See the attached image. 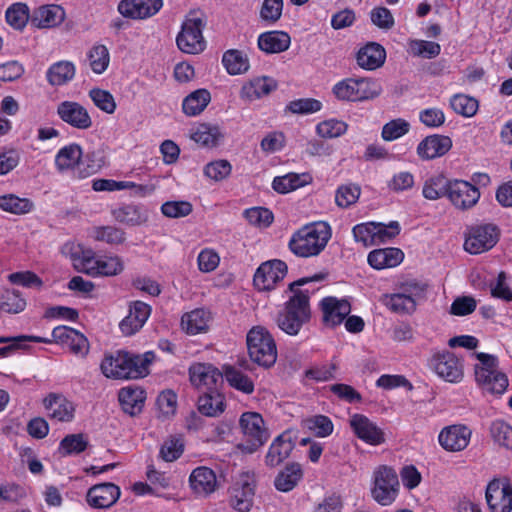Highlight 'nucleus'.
Segmentation results:
<instances>
[{"label":"nucleus","mask_w":512,"mask_h":512,"mask_svg":"<svg viewBox=\"0 0 512 512\" xmlns=\"http://www.w3.org/2000/svg\"><path fill=\"white\" fill-rule=\"evenodd\" d=\"M65 19L64 9L55 4L37 8L31 17V23L37 28H51L61 24Z\"/></svg>","instance_id":"a878e982"},{"label":"nucleus","mask_w":512,"mask_h":512,"mask_svg":"<svg viewBox=\"0 0 512 512\" xmlns=\"http://www.w3.org/2000/svg\"><path fill=\"white\" fill-rule=\"evenodd\" d=\"M163 6V0H121L117 10L124 17L143 20L157 14Z\"/></svg>","instance_id":"f3484780"},{"label":"nucleus","mask_w":512,"mask_h":512,"mask_svg":"<svg viewBox=\"0 0 512 512\" xmlns=\"http://www.w3.org/2000/svg\"><path fill=\"white\" fill-rule=\"evenodd\" d=\"M86 273L90 275L115 276L124 269L123 262L120 257L114 256L100 260H85Z\"/></svg>","instance_id":"473e14b6"},{"label":"nucleus","mask_w":512,"mask_h":512,"mask_svg":"<svg viewBox=\"0 0 512 512\" xmlns=\"http://www.w3.org/2000/svg\"><path fill=\"white\" fill-rule=\"evenodd\" d=\"M251 360L260 366L269 368L277 359V348L272 335L264 327L255 326L246 337Z\"/></svg>","instance_id":"20e7f679"},{"label":"nucleus","mask_w":512,"mask_h":512,"mask_svg":"<svg viewBox=\"0 0 512 512\" xmlns=\"http://www.w3.org/2000/svg\"><path fill=\"white\" fill-rule=\"evenodd\" d=\"M88 59L92 71L96 74H102L109 65L110 54L105 45L98 44L90 49Z\"/></svg>","instance_id":"8fccbe9b"},{"label":"nucleus","mask_w":512,"mask_h":512,"mask_svg":"<svg viewBox=\"0 0 512 512\" xmlns=\"http://www.w3.org/2000/svg\"><path fill=\"white\" fill-rule=\"evenodd\" d=\"M452 148V140L445 135L434 134L425 137L417 146L422 160H432L445 155Z\"/></svg>","instance_id":"393cba45"},{"label":"nucleus","mask_w":512,"mask_h":512,"mask_svg":"<svg viewBox=\"0 0 512 512\" xmlns=\"http://www.w3.org/2000/svg\"><path fill=\"white\" fill-rule=\"evenodd\" d=\"M430 366L440 378L447 382L458 383L463 378V365L451 352L435 354L430 361Z\"/></svg>","instance_id":"dca6fc26"},{"label":"nucleus","mask_w":512,"mask_h":512,"mask_svg":"<svg viewBox=\"0 0 512 512\" xmlns=\"http://www.w3.org/2000/svg\"><path fill=\"white\" fill-rule=\"evenodd\" d=\"M361 189L355 184L341 185L336 190L335 202L341 208H348L359 199Z\"/></svg>","instance_id":"13d9d810"},{"label":"nucleus","mask_w":512,"mask_h":512,"mask_svg":"<svg viewBox=\"0 0 512 512\" xmlns=\"http://www.w3.org/2000/svg\"><path fill=\"white\" fill-rule=\"evenodd\" d=\"M222 63L231 75L245 73L250 67L247 55L236 49L226 51L223 54Z\"/></svg>","instance_id":"a19ab883"},{"label":"nucleus","mask_w":512,"mask_h":512,"mask_svg":"<svg viewBox=\"0 0 512 512\" xmlns=\"http://www.w3.org/2000/svg\"><path fill=\"white\" fill-rule=\"evenodd\" d=\"M87 446L88 441L83 434H69L61 440L59 449L63 455H71L83 452Z\"/></svg>","instance_id":"bf43d9fd"},{"label":"nucleus","mask_w":512,"mask_h":512,"mask_svg":"<svg viewBox=\"0 0 512 512\" xmlns=\"http://www.w3.org/2000/svg\"><path fill=\"white\" fill-rule=\"evenodd\" d=\"M151 310V306L142 301L131 303L128 315L119 324L121 332L126 336L138 332L148 320Z\"/></svg>","instance_id":"4be33fe9"},{"label":"nucleus","mask_w":512,"mask_h":512,"mask_svg":"<svg viewBox=\"0 0 512 512\" xmlns=\"http://www.w3.org/2000/svg\"><path fill=\"white\" fill-rule=\"evenodd\" d=\"M471 430L464 425H452L444 428L438 437L440 445L447 451H462L470 441Z\"/></svg>","instance_id":"b1692460"},{"label":"nucleus","mask_w":512,"mask_h":512,"mask_svg":"<svg viewBox=\"0 0 512 512\" xmlns=\"http://www.w3.org/2000/svg\"><path fill=\"white\" fill-rule=\"evenodd\" d=\"M479 364L475 365L476 381L482 388L492 394H502L508 387L507 376L497 370L498 359L494 355L477 353Z\"/></svg>","instance_id":"39448f33"},{"label":"nucleus","mask_w":512,"mask_h":512,"mask_svg":"<svg viewBox=\"0 0 512 512\" xmlns=\"http://www.w3.org/2000/svg\"><path fill=\"white\" fill-rule=\"evenodd\" d=\"M192 490L203 496L213 493L217 488V478L214 471L208 467L195 468L189 478Z\"/></svg>","instance_id":"cd10ccee"},{"label":"nucleus","mask_w":512,"mask_h":512,"mask_svg":"<svg viewBox=\"0 0 512 512\" xmlns=\"http://www.w3.org/2000/svg\"><path fill=\"white\" fill-rule=\"evenodd\" d=\"M276 88V83L268 77H257L245 83L240 96L246 101H254L266 96Z\"/></svg>","instance_id":"f704fd0d"},{"label":"nucleus","mask_w":512,"mask_h":512,"mask_svg":"<svg viewBox=\"0 0 512 512\" xmlns=\"http://www.w3.org/2000/svg\"><path fill=\"white\" fill-rule=\"evenodd\" d=\"M348 125L344 121L329 119L320 122L316 131L322 138H337L347 131Z\"/></svg>","instance_id":"680f3d73"},{"label":"nucleus","mask_w":512,"mask_h":512,"mask_svg":"<svg viewBox=\"0 0 512 512\" xmlns=\"http://www.w3.org/2000/svg\"><path fill=\"white\" fill-rule=\"evenodd\" d=\"M452 110L466 118L473 117L479 108L478 100L466 94H455L450 99Z\"/></svg>","instance_id":"a18cd8bd"},{"label":"nucleus","mask_w":512,"mask_h":512,"mask_svg":"<svg viewBox=\"0 0 512 512\" xmlns=\"http://www.w3.org/2000/svg\"><path fill=\"white\" fill-rule=\"evenodd\" d=\"M26 307V301L17 290H6L0 295V310L6 313L17 314Z\"/></svg>","instance_id":"864d4df0"},{"label":"nucleus","mask_w":512,"mask_h":512,"mask_svg":"<svg viewBox=\"0 0 512 512\" xmlns=\"http://www.w3.org/2000/svg\"><path fill=\"white\" fill-rule=\"evenodd\" d=\"M76 73L75 65L70 61H58L52 64L46 73L47 81L52 86H62L70 82Z\"/></svg>","instance_id":"4c0bfd02"},{"label":"nucleus","mask_w":512,"mask_h":512,"mask_svg":"<svg viewBox=\"0 0 512 512\" xmlns=\"http://www.w3.org/2000/svg\"><path fill=\"white\" fill-rule=\"evenodd\" d=\"M153 360V352L137 355L127 351H117L104 358L101 363V371L108 378H142L148 374V367Z\"/></svg>","instance_id":"f03ea898"},{"label":"nucleus","mask_w":512,"mask_h":512,"mask_svg":"<svg viewBox=\"0 0 512 512\" xmlns=\"http://www.w3.org/2000/svg\"><path fill=\"white\" fill-rule=\"evenodd\" d=\"M485 496L491 512H511L512 485L507 479L490 481Z\"/></svg>","instance_id":"9b49d317"},{"label":"nucleus","mask_w":512,"mask_h":512,"mask_svg":"<svg viewBox=\"0 0 512 512\" xmlns=\"http://www.w3.org/2000/svg\"><path fill=\"white\" fill-rule=\"evenodd\" d=\"M34 207L33 201L28 198H20L14 194L0 196V209L15 215L28 214Z\"/></svg>","instance_id":"79ce46f5"},{"label":"nucleus","mask_w":512,"mask_h":512,"mask_svg":"<svg viewBox=\"0 0 512 512\" xmlns=\"http://www.w3.org/2000/svg\"><path fill=\"white\" fill-rule=\"evenodd\" d=\"M254 493V485L249 477H242L229 489V504L238 512H249L253 505Z\"/></svg>","instance_id":"412c9836"},{"label":"nucleus","mask_w":512,"mask_h":512,"mask_svg":"<svg viewBox=\"0 0 512 512\" xmlns=\"http://www.w3.org/2000/svg\"><path fill=\"white\" fill-rule=\"evenodd\" d=\"M224 375L227 382L233 388L245 393L251 394L254 391L253 381L242 371L234 366H227L224 370Z\"/></svg>","instance_id":"de8ad7c7"},{"label":"nucleus","mask_w":512,"mask_h":512,"mask_svg":"<svg viewBox=\"0 0 512 512\" xmlns=\"http://www.w3.org/2000/svg\"><path fill=\"white\" fill-rule=\"evenodd\" d=\"M480 195L479 189L471 182L460 179L449 181L447 198L459 210L473 208L478 203Z\"/></svg>","instance_id":"9d476101"},{"label":"nucleus","mask_w":512,"mask_h":512,"mask_svg":"<svg viewBox=\"0 0 512 512\" xmlns=\"http://www.w3.org/2000/svg\"><path fill=\"white\" fill-rule=\"evenodd\" d=\"M43 403L52 419L70 422L74 418L75 407L73 403L61 395L49 394Z\"/></svg>","instance_id":"bb28decb"},{"label":"nucleus","mask_w":512,"mask_h":512,"mask_svg":"<svg viewBox=\"0 0 512 512\" xmlns=\"http://www.w3.org/2000/svg\"><path fill=\"white\" fill-rule=\"evenodd\" d=\"M331 238V228L326 222H314L297 230L289 241V249L299 257L319 255Z\"/></svg>","instance_id":"7ed1b4c3"},{"label":"nucleus","mask_w":512,"mask_h":512,"mask_svg":"<svg viewBox=\"0 0 512 512\" xmlns=\"http://www.w3.org/2000/svg\"><path fill=\"white\" fill-rule=\"evenodd\" d=\"M382 92L380 83L371 78L346 79L333 87L339 100L364 101L378 97Z\"/></svg>","instance_id":"0eeeda50"},{"label":"nucleus","mask_w":512,"mask_h":512,"mask_svg":"<svg viewBox=\"0 0 512 512\" xmlns=\"http://www.w3.org/2000/svg\"><path fill=\"white\" fill-rule=\"evenodd\" d=\"M386 59V51L378 43L370 42L362 47L356 56L358 65L366 70H375L381 67Z\"/></svg>","instance_id":"c756f323"},{"label":"nucleus","mask_w":512,"mask_h":512,"mask_svg":"<svg viewBox=\"0 0 512 512\" xmlns=\"http://www.w3.org/2000/svg\"><path fill=\"white\" fill-rule=\"evenodd\" d=\"M120 488L110 482L96 484L89 488L86 494L88 504L97 509H107L113 506L120 497Z\"/></svg>","instance_id":"a211bd4d"},{"label":"nucleus","mask_w":512,"mask_h":512,"mask_svg":"<svg viewBox=\"0 0 512 512\" xmlns=\"http://www.w3.org/2000/svg\"><path fill=\"white\" fill-rule=\"evenodd\" d=\"M320 306L323 312V322L330 327L341 324L351 312V305L346 299H337L331 296L322 299Z\"/></svg>","instance_id":"5701e85b"},{"label":"nucleus","mask_w":512,"mask_h":512,"mask_svg":"<svg viewBox=\"0 0 512 512\" xmlns=\"http://www.w3.org/2000/svg\"><path fill=\"white\" fill-rule=\"evenodd\" d=\"M58 117L66 124L78 130L90 129L93 125L88 110L76 101H63L57 106Z\"/></svg>","instance_id":"2eb2a0df"},{"label":"nucleus","mask_w":512,"mask_h":512,"mask_svg":"<svg viewBox=\"0 0 512 512\" xmlns=\"http://www.w3.org/2000/svg\"><path fill=\"white\" fill-rule=\"evenodd\" d=\"M55 164L60 171L77 167L80 177H86L94 174L100 168V165L96 164L87 165L86 168H82L84 166V161L82 160V148L78 144H70L60 149L56 155Z\"/></svg>","instance_id":"ddd939ff"},{"label":"nucleus","mask_w":512,"mask_h":512,"mask_svg":"<svg viewBox=\"0 0 512 512\" xmlns=\"http://www.w3.org/2000/svg\"><path fill=\"white\" fill-rule=\"evenodd\" d=\"M231 170V164L227 160L221 159L208 163L204 167V175L211 180L221 181L230 175Z\"/></svg>","instance_id":"774afa93"},{"label":"nucleus","mask_w":512,"mask_h":512,"mask_svg":"<svg viewBox=\"0 0 512 512\" xmlns=\"http://www.w3.org/2000/svg\"><path fill=\"white\" fill-rule=\"evenodd\" d=\"M208 320L209 314L205 310L196 309L182 316L181 326L186 333L195 335L207 330Z\"/></svg>","instance_id":"58836bf2"},{"label":"nucleus","mask_w":512,"mask_h":512,"mask_svg":"<svg viewBox=\"0 0 512 512\" xmlns=\"http://www.w3.org/2000/svg\"><path fill=\"white\" fill-rule=\"evenodd\" d=\"M89 97L94 105L107 114H113L116 110V102L113 95L104 89L93 88L89 91Z\"/></svg>","instance_id":"6e6d98bb"},{"label":"nucleus","mask_w":512,"mask_h":512,"mask_svg":"<svg viewBox=\"0 0 512 512\" xmlns=\"http://www.w3.org/2000/svg\"><path fill=\"white\" fill-rule=\"evenodd\" d=\"M349 422L356 436L367 444L376 446L385 441L383 431L365 415L354 414Z\"/></svg>","instance_id":"aec40b11"},{"label":"nucleus","mask_w":512,"mask_h":512,"mask_svg":"<svg viewBox=\"0 0 512 512\" xmlns=\"http://www.w3.org/2000/svg\"><path fill=\"white\" fill-rule=\"evenodd\" d=\"M404 258L398 248L376 249L369 253L368 263L375 269H384L399 265Z\"/></svg>","instance_id":"72a5a7b5"},{"label":"nucleus","mask_w":512,"mask_h":512,"mask_svg":"<svg viewBox=\"0 0 512 512\" xmlns=\"http://www.w3.org/2000/svg\"><path fill=\"white\" fill-rule=\"evenodd\" d=\"M239 424L243 434L251 443L250 451H255L268 440L269 432L263 417L257 412H245L241 415Z\"/></svg>","instance_id":"4468645a"},{"label":"nucleus","mask_w":512,"mask_h":512,"mask_svg":"<svg viewBox=\"0 0 512 512\" xmlns=\"http://www.w3.org/2000/svg\"><path fill=\"white\" fill-rule=\"evenodd\" d=\"M211 100L210 92L206 89H198L190 93L182 103L183 112L187 116H196L200 114Z\"/></svg>","instance_id":"ea45409f"},{"label":"nucleus","mask_w":512,"mask_h":512,"mask_svg":"<svg viewBox=\"0 0 512 512\" xmlns=\"http://www.w3.org/2000/svg\"><path fill=\"white\" fill-rule=\"evenodd\" d=\"M197 408L203 416L218 417L225 411V398L217 389L206 391L199 396Z\"/></svg>","instance_id":"7c9ffc66"},{"label":"nucleus","mask_w":512,"mask_h":512,"mask_svg":"<svg viewBox=\"0 0 512 512\" xmlns=\"http://www.w3.org/2000/svg\"><path fill=\"white\" fill-rule=\"evenodd\" d=\"M302 477L303 471L300 464H287L276 476L275 488L281 492H289L297 486Z\"/></svg>","instance_id":"e433bc0d"},{"label":"nucleus","mask_w":512,"mask_h":512,"mask_svg":"<svg viewBox=\"0 0 512 512\" xmlns=\"http://www.w3.org/2000/svg\"><path fill=\"white\" fill-rule=\"evenodd\" d=\"M205 26L206 20L203 15L191 12L182 23L181 31L177 35L178 48L187 54H199L204 51L206 44L202 32Z\"/></svg>","instance_id":"423d86ee"},{"label":"nucleus","mask_w":512,"mask_h":512,"mask_svg":"<svg viewBox=\"0 0 512 512\" xmlns=\"http://www.w3.org/2000/svg\"><path fill=\"white\" fill-rule=\"evenodd\" d=\"M291 44V37L284 31H268L259 35L258 47L267 54H277L286 51Z\"/></svg>","instance_id":"c85d7f7f"},{"label":"nucleus","mask_w":512,"mask_h":512,"mask_svg":"<svg viewBox=\"0 0 512 512\" xmlns=\"http://www.w3.org/2000/svg\"><path fill=\"white\" fill-rule=\"evenodd\" d=\"M245 218L247 221L257 227H268L273 222V213L263 207H253L245 210Z\"/></svg>","instance_id":"69168bd1"},{"label":"nucleus","mask_w":512,"mask_h":512,"mask_svg":"<svg viewBox=\"0 0 512 512\" xmlns=\"http://www.w3.org/2000/svg\"><path fill=\"white\" fill-rule=\"evenodd\" d=\"M221 136L217 126L208 124H200L191 134V138L203 146H215Z\"/></svg>","instance_id":"603ef678"},{"label":"nucleus","mask_w":512,"mask_h":512,"mask_svg":"<svg viewBox=\"0 0 512 512\" xmlns=\"http://www.w3.org/2000/svg\"><path fill=\"white\" fill-rule=\"evenodd\" d=\"M294 444L291 438L283 433L274 439L265 457V463L269 467H276L289 457Z\"/></svg>","instance_id":"2f4dec72"},{"label":"nucleus","mask_w":512,"mask_h":512,"mask_svg":"<svg viewBox=\"0 0 512 512\" xmlns=\"http://www.w3.org/2000/svg\"><path fill=\"white\" fill-rule=\"evenodd\" d=\"M190 381L197 389L216 390L223 375L211 364L196 363L189 368Z\"/></svg>","instance_id":"6ab92c4d"},{"label":"nucleus","mask_w":512,"mask_h":512,"mask_svg":"<svg viewBox=\"0 0 512 512\" xmlns=\"http://www.w3.org/2000/svg\"><path fill=\"white\" fill-rule=\"evenodd\" d=\"M93 237L110 245H120L126 240V233L115 226H99L93 229Z\"/></svg>","instance_id":"3c124183"},{"label":"nucleus","mask_w":512,"mask_h":512,"mask_svg":"<svg viewBox=\"0 0 512 512\" xmlns=\"http://www.w3.org/2000/svg\"><path fill=\"white\" fill-rule=\"evenodd\" d=\"M399 480L394 469L380 466L374 471L373 499L383 506L390 505L397 497Z\"/></svg>","instance_id":"6e6552de"},{"label":"nucleus","mask_w":512,"mask_h":512,"mask_svg":"<svg viewBox=\"0 0 512 512\" xmlns=\"http://www.w3.org/2000/svg\"><path fill=\"white\" fill-rule=\"evenodd\" d=\"M7 23L16 30H22L29 21V8L24 3L12 4L5 13Z\"/></svg>","instance_id":"09e8293b"},{"label":"nucleus","mask_w":512,"mask_h":512,"mask_svg":"<svg viewBox=\"0 0 512 512\" xmlns=\"http://www.w3.org/2000/svg\"><path fill=\"white\" fill-rule=\"evenodd\" d=\"M449 179L439 174L427 179L423 185L422 194L428 200H437L447 197Z\"/></svg>","instance_id":"49530a36"},{"label":"nucleus","mask_w":512,"mask_h":512,"mask_svg":"<svg viewBox=\"0 0 512 512\" xmlns=\"http://www.w3.org/2000/svg\"><path fill=\"white\" fill-rule=\"evenodd\" d=\"M324 279V275L315 274L311 277H303L289 284L291 296L285 303V308L277 316L278 327L288 335H297L301 327L310 320L311 311L309 304V291L300 287Z\"/></svg>","instance_id":"f257e3e1"},{"label":"nucleus","mask_w":512,"mask_h":512,"mask_svg":"<svg viewBox=\"0 0 512 512\" xmlns=\"http://www.w3.org/2000/svg\"><path fill=\"white\" fill-rule=\"evenodd\" d=\"M114 219L120 223L135 226L141 224L145 218L135 205H124L112 211Z\"/></svg>","instance_id":"5fc2aeb1"},{"label":"nucleus","mask_w":512,"mask_h":512,"mask_svg":"<svg viewBox=\"0 0 512 512\" xmlns=\"http://www.w3.org/2000/svg\"><path fill=\"white\" fill-rule=\"evenodd\" d=\"M410 51L414 56L434 58L440 54V45L436 42L413 40L410 42Z\"/></svg>","instance_id":"338daca9"},{"label":"nucleus","mask_w":512,"mask_h":512,"mask_svg":"<svg viewBox=\"0 0 512 512\" xmlns=\"http://www.w3.org/2000/svg\"><path fill=\"white\" fill-rule=\"evenodd\" d=\"M305 427L317 437H327L333 432V423L325 415H316L304 421Z\"/></svg>","instance_id":"052dcab7"},{"label":"nucleus","mask_w":512,"mask_h":512,"mask_svg":"<svg viewBox=\"0 0 512 512\" xmlns=\"http://www.w3.org/2000/svg\"><path fill=\"white\" fill-rule=\"evenodd\" d=\"M382 302L389 310L398 314H411L416 310V302L403 292L384 295Z\"/></svg>","instance_id":"c03bdc74"},{"label":"nucleus","mask_w":512,"mask_h":512,"mask_svg":"<svg viewBox=\"0 0 512 512\" xmlns=\"http://www.w3.org/2000/svg\"><path fill=\"white\" fill-rule=\"evenodd\" d=\"M193 206L188 201H167L162 204L161 212L168 218H182L188 216Z\"/></svg>","instance_id":"0e129e2a"},{"label":"nucleus","mask_w":512,"mask_h":512,"mask_svg":"<svg viewBox=\"0 0 512 512\" xmlns=\"http://www.w3.org/2000/svg\"><path fill=\"white\" fill-rule=\"evenodd\" d=\"M287 270V265L282 260L274 259L264 262L254 274V286L260 291L274 289L275 285L284 279Z\"/></svg>","instance_id":"f8f14e48"},{"label":"nucleus","mask_w":512,"mask_h":512,"mask_svg":"<svg viewBox=\"0 0 512 512\" xmlns=\"http://www.w3.org/2000/svg\"><path fill=\"white\" fill-rule=\"evenodd\" d=\"M409 130V122L402 118H398L386 123L382 128L381 135L385 141H393L407 134Z\"/></svg>","instance_id":"e2e57ef3"},{"label":"nucleus","mask_w":512,"mask_h":512,"mask_svg":"<svg viewBox=\"0 0 512 512\" xmlns=\"http://www.w3.org/2000/svg\"><path fill=\"white\" fill-rule=\"evenodd\" d=\"M492 438L500 446L512 449V426L503 420H496L490 426Z\"/></svg>","instance_id":"4d7b16f0"},{"label":"nucleus","mask_w":512,"mask_h":512,"mask_svg":"<svg viewBox=\"0 0 512 512\" xmlns=\"http://www.w3.org/2000/svg\"><path fill=\"white\" fill-rule=\"evenodd\" d=\"M499 240V229L494 224H479L468 228L464 249L470 254H480L492 249Z\"/></svg>","instance_id":"1a4fd4ad"},{"label":"nucleus","mask_w":512,"mask_h":512,"mask_svg":"<svg viewBox=\"0 0 512 512\" xmlns=\"http://www.w3.org/2000/svg\"><path fill=\"white\" fill-rule=\"evenodd\" d=\"M118 398L123 411L134 416L141 412L146 394L140 388L125 387L119 391Z\"/></svg>","instance_id":"c9c22d12"},{"label":"nucleus","mask_w":512,"mask_h":512,"mask_svg":"<svg viewBox=\"0 0 512 512\" xmlns=\"http://www.w3.org/2000/svg\"><path fill=\"white\" fill-rule=\"evenodd\" d=\"M309 181L310 176L307 174L288 173L284 176L275 177L272 187L276 192L285 194L308 184Z\"/></svg>","instance_id":"37998d69"}]
</instances>
